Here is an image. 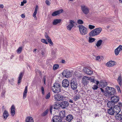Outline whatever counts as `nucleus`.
<instances>
[{
	"instance_id": "1",
	"label": "nucleus",
	"mask_w": 122,
	"mask_h": 122,
	"mask_svg": "<svg viewBox=\"0 0 122 122\" xmlns=\"http://www.w3.org/2000/svg\"><path fill=\"white\" fill-rule=\"evenodd\" d=\"M61 87L60 84L55 83L54 84L53 86L52 87V90L53 92L58 93L60 91Z\"/></svg>"
},
{
	"instance_id": "2",
	"label": "nucleus",
	"mask_w": 122,
	"mask_h": 122,
	"mask_svg": "<svg viewBox=\"0 0 122 122\" xmlns=\"http://www.w3.org/2000/svg\"><path fill=\"white\" fill-rule=\"evenodd\" d=\"M102 30L101 28H98L92 30L89 33V35L93 37L99 35Z\"/></svg>"
},
{
	"instance_id": "3",
	"label": "nucleus",
	"mask_w": 122,
	"mask_h": 122,
	"mask_svg": "<svg viewBox=\"0 0 122 122\" xmlns=\"http://www.w3.org/2000/svg\"><path fill=\"white\" fill-rule=\"evenodd\" d=\"M79 31L81 34L84 35L86 34L88 32L86 28L82 25L79 26Z\"/></svg>"
},
{
	"instance_id": "4",
	"label": "nucleus",
	"mask_w": 122,
	"mask_h": 122,
	"mask_svg": "<svg viewBox=\"0 0 122 122\" xmlns=\"http://www.w3.org/2000/svg\"><path fill=\"white\" fill-rule=\"evenodd\" d=\"M81 9L83 13L85 14H87L89 12V8L84 5H81Z\"/></svg>"
},
{
	"instance_id": "5",
	"label": "nucleus",
	"mask_w": 122,
	"mask_h": 122,
	"mask_svg": "<svg viewBox=\"0 0 122 122\" xmlns=\"http://www.w3.org/2000/svg\"><path fill=\"white\" fill-rule=\"evenodd\" d=\"M62 74L63 76L66 77H68L72 76V73L70 70H66L63 72Z\"/></svg>"
},
{
	"instance_id": "6",
	"label": "nucleus",
	"mask_w": 122,
	"mask_h": 122,
	"mask_svg": "<svg viewBox=\"0 0 122 122\" xmlns=\"http://www.w3.org/2000/svg\"><path fill=\"white\" fill-rule=\"evenodd\" d=\"M78 84L76 79H73L71 81V88L73 90L76 89Z\"/></svg>"
},
{
	"instance_id": "7",
	"label": "nucleus",
	"mask_w": 122,
	"mask_h": 122,
	"mask_svg": "<svg viewBox=\"0 0 122 122\" xmlns=\"http://www.w3.org/2000/svg\"><path fill=\"white\" fill-rule=\"evenodd\" d=\"M90 78L87 76H84L82 79V82L83 84L85 86L88 84L89 83L88 80Z\"/></svg>"
},
{
	"instance_id": "8",
	"label": "nucleus",
	"mask_w": 122,
	"mask_h": 122,
	"mask_svg": "<svg viewBox=\"0 0 122 122\" xmlns=\"http://www.w3.org/2000/svg\"><path fill=\"white\" fill-rule=\"evenodd\" d=\"M52 122H61L62 121V119L60 117L55 116L52 119Z\"/></svg>"
},
{
	"instance_id": "9",
	"label": "nucleus",
	"mask_w": 122,
	"mask_h": 122,
	"mask_svg": "<svg viewBox=\"0 0 122 122\" xmlns=\"http://www.w3.org/2000/svg\"><path fill=\"white\" fill-rule=\"evenodd\" d=\"M74 22L72 20H70L69 24L67 26L66 28L69 30H70L74 26Z\"/></svg>"
},
{
	"instance_id": "10",
	"label": "nucleus",
	"mask_w": 122,
	"mask_h": 122,
	"mask_svg": "<svg viewBox=\"0 0 122 122\" xmlns=\"http://www.w3.org/2000/svg\"><path fill=\"white\" fill-rule=\"evenodd\" d=\"M122 51V46L120 45L114 51V53L116 56L118 55L119 52Z\"/></svg>"
},
{
	"instance_id": "11",
	"label": "nucleus",
	"mask_w": 122,
	"mask_h": 122,
	"mask_svg": "<svg viewBox=\"0 0 122 122\" xmlns=\"http://www.w3.org/2000/svg\"><path fill=\"white\" fill-rule=\"evenodd\" d=\"M69 84V81L66 79L64 80L62 82V86L65 87H68Z\"/></svg>"
},
{
	"instance_id": "12",
	"label": "nucleus",
	"mask_w": 122,
	"mask_h": 122,
	"mask_svg": "<svg viewBox=\"0 0 122 122\" xmlns=\"http://www.w3.org/2000/svg\"><path fill=\"white\" fill-rule=\"evenodd\" d=\"M68 102L66 101L60 103V106L62 108H66L68 106Z\"/></svg>"
},
{
	"instance_id": "13",
	"label": "nucleus",
	"mask_w": 122,
	"mask_h": 122,
	"mask_svg": "<svg viewBox=\"0 0 122 122\" xmlns=\"http://www.w3.org/2000/svg\"><path fill=\"white\" fill-rule=\"evenodd\" d=\"M116 119L118 120H121L122 119V112L117 113L115 116Z\"/></svg>"
},
{
	"instance_id": "14",
	"label": "nucleus",
	"mask_w": 122,
	"mask_h": 122,
	"mask_svg": "<svg viewBox=\"0 0 122 122\" xmlns=\"http://www.w3.org/2000/svg\"><path fill=\"white\" fill-rule=\"evenodd\" d=\"M45 37L47 39V40L49 43H50V46H53V42H52L51 40L50 39V37L48 36V34L46 32L45 33Z\"/></svg>"
},
{
	"instance_id": "15",
	"label": "nucleus",
	"mask_w": 122,
	"mask_h": 122,
	"mask_svg": "<svg viewBox=\"0 0 122 122\" xmlns=\"http://www.w3.org/2000/svg\"><path fill=\"white\" fill-rule=\"evenodd\" d=\"M63 10L62 9L53 12L51 14L53 16H55L60 14L63 12Z\"/></svg>"
},
{
	"instance_id": "16",
	"label": "nucleus",
	"mask_w": 122,
	"mask_h": 122,
	"mask_svg": "<svg viewBox=\"0 0 122 122\" xmlns=\"http://www.w3.org/2000/svg\"><path fill=\"white\" fill-rule=\"evenodd\" d=\"M119 98L118 97L114 96L111 97V101L114 103L117 102L119 100Z\"/></svg>"
},
{
	"instance_id": "17",
	"label": "nucleus",
	"mask_w": 122,
	"mask_h": 122,
	"mask_svg": "<svg viewBox=\"0 0 122 122\" xmlns=\"http://www.w3.org/2000/svg\"><path fill=\"white\" fill-rule=\"evenodd\" d=\"M83 70L84 72L88 75H91L93 72L92 70L87 68H84Z\"/></svg>"
},
{
	"instance_id": "18",
	"label": "nucleus",
	"mask_w": 122,
	"mask_h": 122,
	"mask_svg": "<svg viewBox=\"0 0 122 122\" xmlns=\"http://www.w3.org/2000/svg\"><path fill=\"white\" fill-rule=\"evenodd\" d=\"M115 61H110L107 63L106 65L108 67H111L113 66L115 64Z\"/></svg>"
},
{
	"instance_id": "19",
	"label": "nucleus",
	"mask_w": 122,
	"mask_h": 122,
	"mask_svg": "<svg viewBox=\"0 0 122 122\" xmlns=\"http://www.w3.org/2000/svg\"><path fill=\"white\" fill-rule=\"evenodd\" d=\"M114 110V111L115 113H117L121 112V108H120L119 107H118V105H117L115 106L113 108Z\"/></svg>"
},
{
	"instance_id": "20",
	"label": "nucleus",
	"mask_w": 122,
	"mask_h": 122,
	"mask_svg": "<svg viewBox=\"0 0 122 122\" xmlns=\"http://www.w3.org/2000/svg\"><path fill=\"white\" fill-rule=\"evenodd\" d=\"M107 106L109 108H113L115 106V103L111 101H109L107 103Z\"/></svg>"
},
{
	"instance_id": "21",
	"label": "nucleus",
	"mask_w": 122,
	"mask_h": 122,
	"mask_svg": "<svg viewBox=\"0 0 122 122\" xmlns=\"http://www.w3.org/2000/svg\"><path fill=\"white\" fill-rule=\"evenodd\" d=\"M112 88L110 87L107 86L105 88V93L104 95L107 97H108V93L110 91H111V88Z\"/></svg>"
},
{
	"instance_id": "22",
	"label": "nucleus",
	"mask_w": 122,
	"mask_h": 122,
	"mask_svg": "<svg viewBox=\"0 0 122 122\" xmlns=\"http://www.w3.org/2000/svg\"><path fill=\"white\" fill-rule=\"evenodd\" d=\"M28 87L26 86L24 89V91L23 93V98L25 99L26 97L27 96V92Z\"/></svg>"
},
{
	"instance_id": "23",
	"label": "nucleus",
	"mask_w": 122,
	"mask_h": 122,
	"mask_svg": "<svg viewBox=\"0 0 122 122\" xmlns=\"http://www.w3.org/2000/svg\"><path fill=\"white\" fill-rule=\"evenodd\" d=\"M24 73L22 72H20L19 75L18 77V83L19 84L21 82Z\"/></svg>"
},
{
	"instance_id": "24",
	"label": "nucleus",
	"mask_w": 122,
	"mask_h": 122,
	"mask_svg": "<svg viewBox=\"0 0 122 122\" xmlns=\"http://www.w3.org/2000/svg\"><path fill=\"white\" fill-rule=\"evenodd\" d=\"M111 91H110L109 92L108 96H109L112 95H114V94L116 93V91L115 89L113 88H111Z\"/></svg>"
},
{
	"instance_id": "25",
	"label": "nucleus",
	"mask_w": 122,
	"mask_h": 122,
	"mask_svg": "<svg viewBox=\"0 0 122 122\" xmlns=\"http://www.w3.org/2000/svg\"><path fill=\"white\" fill-rule=\"evenodd\" d=\"M15 108L14 106V105H12L11 109V113L12 116H13L15 114Z\"/></svg>"
},
{
	"instance_id": "26",
	"label": "nucleus",
	"mask_w": 122,
	"mask_h": 122,
	"mask_svg": "<svg viewBox=\"0 0 122 122\" xmlns=\"http://www.w3.org/2000/svg\"><path fill=\"white\" fill-rule=\"evenodd\" d=\"M38 8V6L36 5L35 7V11L33 15V16L34 17L36 20L37 19V18L36 17V15L37 13Z\"/></svg>"
},
{
	"instance_id": "27",
	"label": "nucleus",
	"mask_w": 122,
	"mask_h": 122,
	"mask_svg": "<svg viewBox=\"0 0 122 122\" xmlns=\"http://www.w3.org/2000/svg\"><path fill=\"white\" fill-rule=\"evenodd\" d=\"M9 116V114L8 112L7 111L5 110L3 114V118L5 120Z\"/></svg>"
},
{
	"instance_id": "28",
	"label": "nucleus",
	"mask_w": 122,
	"mask_h": 122,
	"mask_svg": "<svg viewBox=\"0 0 122 122\" xmlns=\"http://www.w3.org/2000/svg\"><path fill=\"white\" fill-rule=\"evenodd\" d=\"M73 119V116L71 114H69L67 115L66 117V120L69 122H71L72 120Z\"/></svg>"
},
{
	"instance_id": "29",
	"label": "nucleus",
	"mask_w": 122,
	"mask_h": 122,
	"mask_svg": "<svg viewBox=\"0 0 122 122\" xmlns=\"http://www.w3.org/2000/svg\"><path fill=\"white\" fill-rule=\"evenodd\" d=\"M107 113L111 115H113L115 113L114 110V108H111L108 109L107 110Z\"/></svg>"
},
{
	"instance_id": "30",
	"label": "nucleus",
	"mask_w": 122,
	"mask_h": 122,
	"mask_svg": "<svg viewBox=\"0 0 122 122\" xmlns=\"http://www.w3.org/2000/svg\"><path fill=\"white\" fill-rule=\"evenodd\" d=\"M61 21L60 19H56L54 20L52 24L54 25H56L57 24L60 23Z\"/></svg>"
},
{
	"instance_id": "31",
	"label": "nucleus",
	"mask_w": 122,
	"mask_h": 122,
	"mask_svg": "<svg viewBox=\"0 0 122 122\" xmlns=\"http://www.w3.org/2000/svg\"><path fill=\"white\" fill-rule=\"evenodd\" d=\"M102 40H99L97 42V43L96 44V46L97 47L98 49H100L99 47L102 44Z\"/></svg>"
},
{
	"instance_id": "32",
	"label": "nucleus",
	"mask_w": 122,
	"mask_h": 122,
	"mask_svg": "<svg viewBox=\"0 0 122 122\" xmlns=\"http://www.w3.org/2000/svg\"><path fill=\"white\" fill-rule=\"evenodd\" d=\"M89 78L90 79L89 80L91 82L94 83H96V84L97 85H98L99 83V81L95 80L94 79L92 78L91 77Z\"/></svg>"
},
{
	"instance_id": "33",
	"label": "nucleus",
	"mask_w": 122,
	"mask_h": 122,
	"mask_svg": "<svg viewBox=\"0 0 122 122\" xmlns=\"http://www.w3.org/2000/svg\"><path fill=\"white\" fill-rule=\"evenodd\" d=\"M99 85L100 86L102 87H104L107 85V83L106 82L101 81L99 83Z\"/></svg>"
},
{
	"instance_id": "34",
	"label": "nucleus",
	"mask_w": 122,
	"mask_h": 122,
	"mask_svg": "<svg viewBox=\"0 0 122 122\" xmlns=\"http://www.w3.org/2000/svg\"><path fill=\"white\" fill-rule=\"evenodd\" d=\"M25 122H34V120L32 117H26Z\"/></svg>"
},
{
	"instance_id": "35",
	"label": "nucleus",
	"mask_w": 122,
	"mask_h": 122,
	"mask_svg": "<svg viewBox=\"0 0 122 122\" xmlns=\"http://www.w3.org/2000/svg\"><path fill=\"white\" fill-rule=\"evenodd\" d=\"M81 97L80 95L79 94H76L75 95L73 99L75 101H76L80 99Z\"/></svg>"
},
{
	"instance_id": "36",
	"label": "nucleus",
	"mask_w": 122,
	"mask_h": 122,
	"mask_svg": "<svg viewBox=\"0 0 122 122\" xmlns=\"http://www.w3.org/2000/svg\"><path fill=\"white\" fill-rule=\"evenodd\" d=\"M60 117L62 118L65 117L66 116V112L64 111H61L60 113Z\"/></svg>"
},
{
	"instance_id": "37",
	"label": "nucleus",
	"mask_w": 122,
	"mask_h": 122,
	"mask_svg": "<svg viewBox=\"0 0 122 122\" xmlns=\"http://www.w3.org/2000/svg\"><path fill=\"white\" fill-rule=\"evenodd\" d=\"M88 38V42L90 43L93 42L96 40V39L95 38L92 37H89Z\"/></svg>"
},
{
	"instance_id": "38",
	"label": "nucleus",
	"mask_w": 122,
	"mask_h": 122,
	"mask_svg": "<svg viewBox=\"0 0 122 122\" xmlns=\"http://www.w3.org/2000/svg\"><path fill=\"white\" fill-rule=\"evenodd\" d=\"M60 94H56L55 95L54 98L56 101H59Z\"/></svg>"
},
{
	"instance_id": "39",
	"label": "nucleus",
	"mask_w": 122,
	"mask_h": 122,
	"mask_svg": "<svg viewBox=\"0 0 122 122\" xmlns=\"http://www.w3.org/2000/svg\"><path fill=\"white\" fill-rule=\"evenodd\" d=\"M66 98V97L62 95H60L59 101L65 100Z\"/></svg>"
},
{
	"instance_id": "40",
	"label": "nucleus",
	"mask_w": 122,
	"mask_h": 122,
	"mask_svg": "<svg viewBox=\"0 0 122 122\" xmlns=\"http://www.w3.org/2000/svg\"><path fill=\"white\" fill-rule=\"evenodd\" d=\"M122 81V78L121 76H119L117 80V81L119 84L121 85V82Z\"/></svg>"
},
{
	"instance_id": "41",
	"label": "nucleus",
	"mask_w": 122,
	"mask_h": 122,
	"mask_svg": "<svg viewBox=\"0 0 122 122\" xmlns=\"http://www.w3.org/2000/svg\"><path fill=\"white\" fill-rule=\"evenodd\" d=\"M59 67V65L58 64H54L53 67V69L54 70H56L58 69Z\"/></svg>"
},
{
	"instance_id": "42",
	"label": "nucleus",
	"mask_w": 122,
	"mask_h": 122,
	"mask_svg": "<svg viewBox=\"0 0 122 122\" xmlns=\"http://www.w3.org/2000/svg\"><path fill=\"white\" fill-rule=\"evenodd\" d=\"M49 112V110L47 109L44 112L41 114L42 116H44L46 115Z\"/></svg>"
},
{
	"instance_id": "43",
	"label": "nucleus",
	"mask_w": 122,
	"mask_h": 122,
	"mask_svg": "<svg viewBox=\"0 0 122 122\" xmlns=\"http://www.w3.org/2000/svg\"><path fill=\"white\" fill-rule=\"evenodd\" d=\"M60 106V104L59 105L58 103L55 104L54 106V108L55 109H57Z\"/></svg>"
},
{
	"instance_id": "44",
	"label": "nucleus",
	"mask_w": 122,
	"mask_h": 122,
	"mask_svg": "<svg viewBox=\"0 0 122 122\" xmlns=\"http://www.w3.org/2000/svg\"><path fill=\"white\" fill-rule=\"evenodd\" d=\"M22 49V47H19L17 50V53L18 54L20 53L21 52Z\"/></svg>"
},
{
	"instance_id": "45",
	"label": "nucleus",
	"mask_w": 122,
	"mask_h": 122,
	"mask_svg": "<svg viewBox=\"0 0 122 122\" xmlns=\"http://www.w3.org/2000/svg\"><path fill=\"white\" fill-rule=\"evenodd\" d=\"M41 41L42 43L46 44H48V43L46 40L44 39H41Z\"/></svg>"
},
{
	"instance_id": "46",
	"label": "nucleus",
	"mask_w": 122,
	"mask_h": 122,
	"mask_svg": "<svg viewBox=\"0 0 122 122\" xmlns=\"http://www.w3.org/2000/svg\"><path fill=\"white\" fill-rule=\"evenodd\" d=\"M88 27L90 29H94L95 28V26L93 25H89L88 26Z\"/></svg>"
},
{
	"instance_id": "47",
	"label": "nucleus",
	"mask_w": 122,
	"mask_h": 122,
	"mask_svg": "<svg viewBox=\"0 0 122 122\" xmlns=\"http://www.w3.org/2000/svg\"><path fill=\"white\" fill-rule=\"evenodd\" d=\"M97 85H94L93 86V87H92V89L94 90H97L98 88V87Z\"/></svg>"
},
{
	"instance_id": "48",
	"label": "nucleus",
	"mask_w": 122,
	"mask_h": 122,
	"mask_svg": "<svg viewBox=\"0 0 122 122\" xmlns=\"http://www.w3.org/2000/svg\"><path fill=\"white\" fill-rule=\"evenodd\" d=\"M77 23L79 24H82L83 23V22L81 20H78Z\"/></svg>"
},
{
	"instance_id": "49",
	"label": "nucleus",
	"mask_w": 122,
	"mask_h": 122,
	"mask_svg": "<svg viewBox=\"0 0 122 122\" xmlns=\"http://www.w3.org/2000/svg\"><path fill=\"white\" fill-rule=\"evenodd\" d=\"M50 96V94L49 93H48L46 96V99L49 98Z\"/></svg>"
},
{
	"instance_id": "50",
	"label": "nucleus",
	"mask_w": 122,
	"mask_h": 122,
	"mask_svg": "<svg viewBox=\"0 0 122 122\" xmlns=\"http://www.w3.org/2000/svg\"><path fill=\"white\" fill-rule=\"evenodd\" d=\"M116 88L117 89V90L118 91V92H121L120 88L118 86H116Z\"/></svg>"
},
{
	"instance_id": "51",
	"label": "nucleus",
	"mask_w": 122,
	"mask_h": 122,
	"mask_svg": "<svg viewBox=\"0 0 122 122\" xmlns=\"http://www.w3.org/2000/svg\"><path fill=\"white\" fill-rule=\"evenodd\" d=\"M45 2L46 5H50V2L48 0H46V1Z\"/></svg>"
},
{
	"instance_id": "52",
	"label": "nucleus",
	"mask_w": 122,
	"mask_h": 122,
	"mask_svg": "<svg viewBox=\"0 0 122 122\" xmlns=\"http://www.w3.org/2000/svg\"><path fill=\"white\" fill-rule=\"evenodd\" d=\"M41 90L42 94H44V88L43 87H41Z\"/></svg>"
},
{
	"instance_id": "53",
	"label": "nucleus",
	"mask_w": 122,
	"mask_h": 122,
	"mask_svg": "<svg viewBox=\"0 0 122 122\" xmlns=\"http://www.w3.org/2000/svg\"><path fill=\"white\" fill-rule=\"evenodd\" d=\"M52 108L53 107L52 106H51L50 107V110L51 114H52Z\"/></svg>"
},
{
	"instance_id": "54",
	"label": "nucleus",
	"mask_w": 122,
	"mask_h": 122,
	"mask_svg": "<svg viewBox=\"0 0 122 122\" xmlns=\"http://www.w3.org/2000/svg\"><path fill=\"white\" fill-rule=\"evenodd\" d=\"M118 105V107H119L120 108H121V107H122V103L119 102Z\"/></svg>"
},
{
	"instance_id": "55",
	"label": "nucleus",
	"mask_w": 122,
	"mask_h": 122,
	"mask_svg": "<svg viewBox=\"0 0 122 122\" xmlns=\"http://www.w3.org/2000/svg\"><path fill=\"white\" fill-rule=\"evenodd\" d=\"M100 58V56H97L96 57V60H98Z\"/></svg>"
},
{
	"instance_id": "56",
	"label": "nucleus",
	"mask_w": 122,
	"mask_h": 122,
	"mask_svg": "<svg viewBox=\"0 0 122 122\" xmlns=\"http://www.w3.org/2000/svg\"><path fill=\"white\" fill-rule=\"evenodd\" d=\"M100 89H101V90L102 91V92L103 93L104 95V93H105V91H104L102 88H101Z\"/></svg>"
},
{
	"instance_id": "57",
	"label": "nucleus",
	"mask_w": 122,
	"mask_h": 122,
	"mask_svg": "<svg viewBox=\"0 0 122 122\" xmlns=\"http://www.w3.org/2000/svg\"><path fill=\"white\" fill-rule=\"evenodd\" d=\"M21 17L23 18H24L25 17V15L23 14H22L21 15Z\"/></svg>"
},
{
	"instance_id": "58",
	"label": "nucleus",
	"mask_w": 122,
	"mask_h": 122,
	"mask_svg": "<svg viewBox=\"0 0 122 122\" xmlns=\"http://www.w3.org/2000/svg\"><path fill=\"white\" fill-rule=\"evenodd\" d=\"M4 7V5L3 4L0 5V8H3Z\"/></svg>"
},
{
	"instance_id": "59",
	"label": "nucleus",
	"mask_w": 122,
	"mask_h": 122,
	"mask_svg": "<svg viewBox=\"0 0 122 122\" xmlns=\"http://www.w3.org/2000/svg\"><path fill=\"white\" fill-rule=\"evenodd\" d=\"M22 2L24 4H25L27 2V1L26 0H24Z\"/></svg>"
},
{
	"instance_id": "60",
	"label": "nucleus",
	"mask_w": 122,
	"mask_h": 122,
	"mask_svg": "<svg viewBox=\"0 0 122 122\" xmlns=\"http://www.w3.org/2000/svg\"><path fill=\"white\" fill-rule=\"evenodd\" d=\"M43 79H44V84H46V79L44 77V78Z\"/></svg>"
},
{
	"instance_id": "61",
	"label": "nucleus",
	"mask_w": 122,
	"mask_h": 122,
	"mask_svg": "<svg viewBox=\"0 0 122 122\" xmlns=\"http://www.w3.org/2000/svg\"><path fill=\"white\" fill-rule=\"evenodd\" d=\"M24 3H23V2H21V6H22L23 5H24Z\"/></svg>"
},
{
	"instance_id": "62",
	"label": "nucleus",
	"mask_w": 122,
	"mask_h": 122,
	"mask_svg": "<svg viewBox=\"0 0 122 122\" xmlns=\"http://www.w3.org/2000/svg\"><path fill=\"white\" fill-rule=\"evenodd\" d=\"M69 102H70L72 103H73V101L71 100H70Z\"/></svg>"
},
{
	"instance_id": "63",
	"label": "nucleus",
	"mask_w": 122,
	"mask_h": 122,
	"mask_svg": "<svg viewBox=\"0 0 122 122\" xmlns=\"http://www.w3.org/2000/svg\"><path fill=\"white\" fill-rule=\"evenodd\" d=\"M65 62V60H62V63H64Z\"/></svg>"
},
{
	"instance_id": "64",
	"label": "nucleus",
	"mask_w": 122,
	"mask_h": 122,
	"mask_svg": "<svg viewBox=\"0 0 122 122\" xmlns=\"http://www.w3.org/2000/svg\"><path fill=\"white\" fill-rule=\"evenodd\" d=\"M37 50V49H34V51H33V52H35Z\"/></svg>"
}]
</instances>
